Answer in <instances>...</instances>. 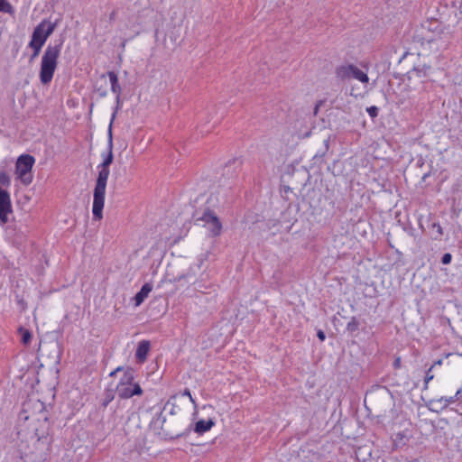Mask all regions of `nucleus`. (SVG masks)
Wrapping results in <instances>:
<instances>
[{"label":"nucleus","mask_w":462,"mask_h":462,"mask_svg":"<svg viewBox=\"0 0 462 462\" xmlns=\"http://www.w3.org/2000/svg\"><path fill=\"white\" fill-rule=\"evenodd\" d=\"M317 337L320 341H324L326 339V334L323 330L319 329L317 332Z\"/></svg>","instance_id":"obj_31"},{"label":"nucleus","mask_w":462,"mask_h":462,"mask_svg":"<svg viewBox=\"0 0 462 462\" xmlns=\"http://www.w3.org/2000/svg\"><path fill=\"white\" fill-rule=\"evenodd\" d=\"M115 15H116V12H115V11H113V12L111 13V14H110V19H111V20H112V19H114Z\"/></svg>","instance_id":"obj_37"},{"label":"nucleus","mask_w":462,"mask_h":462,"mask_svg":"<svg viewBox=\"0 0 462 462\" xmlns=\"http://www.w3.org/2000/svg\"><path fill=\"white\" fill-rule=\"evenodd\" d=\"M0 12L13 15L15 10L7 0H0Z\"/></svg>","instance_id":"obj_19"},{"label":"nucleus","mask_w":462,"mask_h":462,"mask_svg":"<svg viewBox=\"0 0 462 462\" xmlns=\"http://www.w3.org/2000/svg\"><path fill=\"white\" fill-rule=\"evenodd\" d=\"M107 76L109 78L110 83H111V91L116 95V107L115 110L119 109L120 106V96H121V86L118 83V77L116 72L114 71H108Z\"/></svg>","instance_id":"obj_10"},{"label":"nucleus","mask_w":462,"mask_h":462,"mask_svg":"<svg viewBox=\"0 0 462 462\" xmlns=\"http://www.w3.org/2000/svg\"><path fill=\"white\" fill-rule=\"evenodd\" d=\"M336 77L342 80L346 81L350 79H357L362 83H368L369 78L367 74L362 71L354 64H346L338 66L336 69Z\"/></svg>","instance_id":"obj_7"},{"label":"nucleus","mask_w":462,"mask_h":462,"mask_svg":"<svg viewBox=\"0 0 462 462\" xmlns=\"http://www.w3.org/2000/svg\"><path fill=\"white\" fill-rule=\"evenodd\" d=\"M13 213L10 194L0 188V225H5L9 221V215Z\"/></svg>","instance_id":"obj_9"},{"label":"nucleus","mask_w":462,"mask_h":462,"mask_svg":"<svg viewBox=\"0 0 462 462\" xmlns=\"http://www.w3.org/2000/svg\"><path fill=\"white\" fill-rule=\"evenodd\" d=\"M28 46L33 50V52H32V54L31 56V60H32L34 58H36L39 55V53H40V51L42 50V45H39V44H36V43L29 42Z\"/></svg>","instance_id":"obj_23"},{"label":"nucleus","mask_w":462,"mask_h":462,"mask_svg":"<svg viewBox=\"0 0 462 462\" xmlns=\"http://www.w3.org/2000/svg\"><path fill=\"white\" fill-rule=\"evenodd\" d=\"M18 333L21 336V341L23 345H28L31 342L32 333L27 328L20 327L18 328Z\"/></svg>","instance_id":"obj_18"},{"label":"nucleus","mask_w":462,"mask_h":462,"mask_svg":"<svg viewBox=\"0 0 462 462\" xmlns=\"http://www.w3.org/2000/svg\"><path fill=\"white\" fill-rule=\"evenodd\" d=\"M460 396H462V387L457 390L454 396H451L449 398L441 397L440 399L437 400L436 402L443 404L442 407H445L448 406L449 403L455 402L456 400H458Z\"/></svg>","instance_id":"obj_14"},{"label":"nucleus","mask_w":462,"mask_h":462,"mask_svg":"<svg viewBox=\"0 0 462 462\" xmlns=\"http://www.w3.org/2000/svg\"><path fill=\"white\" fill-rule=\"evenodd\" d=\"M125 368L123 367V366H118L116 367L115 370H113L110 374H109V376L113 377L115 376L118 372H121L123 371L125 373Z\"/></svg>","instance_id":"obj_30"},{"label":"nucleus","mask_w":462,"mask_h":462,"mask_svg":"<svg viewBox=\"0 0 462 462\" xmlns=\"http://www.w3.org/2000/svg\"><path fill=\"white\" fill-rule=\"evenodd\" d=\"M329 148V138L324 140V151L322 152H318L314 156H313V160L317 161L320 158H322L325 153L328 152Z\"/></svg>","instance_id":"obj_22"},{"label":"nucleus","mask_w":462,"mask_h":462,"mask_svg":"<svg viewBox=\"0 0 462 462\" xmlns=\"http://www.w3.org/2000/svg\"><path fill=\"white\" fill-rule=\"evenodd\" d=\"M115 398V395L113 393V392H109V393H106V399L105 401L103 402V406L106 407L107 406V404L113 401V399Z\"/></svg>","instance_id":"obj_27"},{"label":"nucleus","mask_w":462,"mask_h":462,"mask_svg":"<svg viewBox=\"0 0 462 462\" xmlns=\"http://www.w3.org/2000/svg\"><path fill=\"white\" fill-rule=\"evenodd\" d=\"M152 290V285L151 283H144L141 290L135 294L134 297V306H140L144 300L148 297L149 293Z\"/></svg>","instance_id":"obj_11"},{"label":"nucleus","mask_w":462,"mask_h":462,"mask_svg":"<svg viewBox=\"0 0 462 462\" xmlns=\"http://www.w3.org/2000/svg\"><path fill=\"white\" fill-rule=\"evenodd\" d=\"M432 367H430L426 372L424 378V389L428 388L429 383L434 378V374H432Z\"/></svg>","instance_id":"obj_25"},{"label":"nucleus","mask_w":462,"mask_h":462,"mask_svg":"<svg viewBox=\"0 0 462 462\" xmlns=\"http://www.w3.org/2000/svg\"><path fill=\"white\" fill-rule=\"evenodd\" d=\"M366 112L372 118H374L378 116L379 109L377 106H372L366 108Z\"/></svg>","instance_id":"obj_26"},{"label":"nucleus","mask_w":462,"mask_h":462,"mask_svg":"<svg viewBox=\"0 0 462 462\" xmlns=\"http://www.w3.org/2000/svg\"><path fill=\"white\" fill-rule=\"evenodd\" d=\"M11 183L10 177L5 171H0V184L8 187Z\"/></svg>","instance_id":"obj_24"},{"label":"nucleus","mask_w":462,"mask_h":462,"mask_svg":"<svg viewBox=\"0 0 462 462\" xmlns=\"http://www.w3.org/2000/svg\"><path fill=\"white\" fill-rule=\"evenodd\" d=\"M359 326V320L356 317H352L350 321L346 325V330L350 333H354L358 330Z\"/></svg>","instance_id":"obj_21"},{"label":"nucleus","mask_w":462,"mask_h":462,"mask_svg":"<svg viewBox=\"0 0 462 462\" xmlns=\"http://www.w3.org/2000/svg\"><path fill=\"white\" fill-rule=\"evenodd\" d=\"M103 162L97 166V168H109L114 160L113 150H107L106 152L102 153Z\"/></svg>","instance_id":"obj_16"},{"label":"nucleus","mask_w":462,"mask_h":462,"mask_svg":"<svg viewBox=\"0 0 462 462\" xmlns=\"http://www.w3.org/2000/svg\"><path fill=\"white\" fill-rule=\"evenodd\" d=\"M435 22L436 21H433V22H430L429 23V26H428L429 32H428V34H434V33H436V31H434V25H432V23H435Z\"/></svg>","instance_id":"obj_33"},{"label":"nucleus","mask_w":462,"mask_h":462,"mask_svg":"<svg viewBox=\"0 0 462 462\" xmlns=\"http://www.w3.org/2000/svg\"><path fill=\"white\" fill-rule=\"evenodd\" d=\"M136 371L132 367H126L116 386V394L119 399L127 400L135 395L141 396L143 391L138 383L134 382Z\"/></svg>","instance_id":"obj_3"},{"label":"nucleus","mask_w":462,"mask_h":462,"mask_svg":"<svg viewBox=\"0 0 462 462\" xmlns=\"http://www.w3.org/2000/svg\"><path fill=\"white\" fill-rule=\"evenodd\" d=\"M181 395H182V396H188V397L189 398V401L194 404V406H196V405H197V404H196L195 400L193 399V397H192V395H191V393H190L189 389L185 388V389L183 390V392L181 393Z\"/></svg>","instance_id":"obj_29"},{"label":"nucleus","mask_w":462,"mask_h":462,"mask_svg":"<svg viewBox=\"0 0 462 462\" xmlns=\"http://www.w3.org/2000/svg\"><path fill=\"white\" fill-rule=\"evenodd\" d=\"M189 431H190V427H189V428H188L184 433L178 434V435H177V438H180V437H182V436H185V435L189 434Z\"/></svg>","instance_id":"obj_35"},{"label":"nucleus","mask_w":462,"mask_h":462,"mask_svg":"<svg viewBox=\"0 0 462 462\" xmlns=\"http://www.w3.org/2000/svg\"><path fill=\"white\" fill-rule=\"evenodd\" d=\"M56 23L49 20H42L33 30L30 42L44 45L46 40L54 32Z\"/></svg>","instance_id":"obj_8"},{"label":"nucleus","mask_w":462,"mask_h":462,"mask_svg":"<svg viewBox=\"0 0 462 462\" xmlns=\"http://www.w3.org/2000/svg\"><path fill=\"white\" fill-rule=\"evenodd\" d=\"M430 228L433 231V239L440 240L443 236V229L439 223L434 222L431 224Z\"/></svg>","instance_id":"obj_20"},{"label":"nucleus","mask_w":462,"mask_h":462,"mask_svg":"<svg viewBox=\"0 0 462 462\" xmlns=\"http://www.w3.org/2000/svg\"><path fill=\"white\" fill-rule=\"evenodd\" d=\"M62 45L63 40L60 39L54 44H49L45 49L42 57L39 74L42 84L47 85L52 80L58 65V59L60 57Z\"/></svg>","instance_id":"obj_1"},{"label":"nucleus","mask_w":462,"mask_h":462,"mask_svg":"<svg viewBox=\"0 0 462 462\" xmlns=\"http://www.w3.org/2000/svg\"><path fill=\"white\" fill-rule=\"evenodd\" d=\"M432 25H434V31H436V33L424 35L422 44H427L429 49L433 51H439L447 49L451 40V33L439 22L433 23Z\"/></svg>","instance_id":"obj_4"},{"label":"nucleus","mask_w":462,"mask_h":462,"mask_svg":"<svg viewBox=\"0 0 462 462\" xmlns=\"http://www.w3.org/2000/svg\"><path fill=\"white\" fill-rule=\"evenodd\" d=\"M430 176V173H425L423 176H422V180H426V179Z\"/></svg>","instance_id":"obj_36"},{"label":"nucleus","mask_w":462,"mask_h":462,"mask_svg":"<svg viewBox=\"0 0 462 462\" xmlns=\"http://www.w3.org/2000/svg\"><path fill=\"white\" fill-rule=\"evenodd\" d=\"M215 425V421L212 419L208 420H200L196 422L194 427V431L198 434H203L211 430V428Z\"/></svg>","instance_id":"obj_13"},{"label":"nucleus","mask_w":462,"mask_h":462,"mask_svg":"<svg viewBox=\"0 0 462 462\" xmlns=\"http://www.w3.org/2000/svg\"><path fill=\"white\" fill-rule=\"evenodd\" d=\"M441 365H442V360L439 359V360L435 361L430 367H432V369H433L435 366Z\"/></svg>","instance_id":"obj_34"},{"label":"nucleus","mask_w":462,"mask_h":462,"mask_svg":"<svg viewBox=\"0 0 462 462\" xmlns=\"http://www.w3.org/2000/svg\"><path fill=\"white\" fill-rule=\"evenodd\" d=\"M150 350V342L147 340H143L139 342L136 351L135 357L140 363H143L146 358L148 352Z\"/></svg>","instance_id":"obj_12"},{"label":"nucleus","mask_w":462,"mask_h":462,"mask_svg":"<svg viewBox=\"0 0 462 462\" xmlns=\"http://www.w3.org/2000/svg\"><path fill=\"white\" fill-rule=\"evenodd\" d=\"M451 260H452L451 254L446 253V254H443V256L441 258V263L443 264H448V263H450Z\"/></svg>","instance_id":"obj_28"},{"label":"nucleus","mask_w":462,"mask_h":462,"mask_svg":"<svg viewBox=\"0 0 462 462\" xmlns=\"http://www.w3.org/2000/svg\"><path fill=\"white\" fill-rule=\"evenodd\" d=\"M98 175L93 191L92 213L95 220H100L103 217V208L105 203V194L106 182L110 174L109 168H97Z\"/></svg>","instance_id":"obj_2"},{"label":"nucleus","mask_w":462,"mask_h":462,"mask_svg":"<svg viewBox=\"0 0 462 462\" xmlns=\"http://www.w3.org/2000/svg\"><path fill=\"white\" fill-rule=\"evenodd\" d=\"M401 364H402L401 357H400V356H398V357H396V358L394 359L393 365V367H394L395 369H399V368L401 367Z\"/></svg>","instance_id":"obj_32"},{"label":"nucleus","mask_w":462,"mask_h":462,"mask_svg":"<svg viewBox=\"0 0 462 462\" xmlns=\"http://www.w3.org/2000/svg\"><path fill=\"white\" fill-rule=\"evenodd\" d=\"M116 110L114 111L111 121L108 126V132H107V150H113V132H112V125L116 116Z\"/></svg>","instance_id":"obj_17"},{"label":"nucleus","mask_w":462,"mask_h":462,"mask_svg":"<svg viewBox=\"0 0 462 462\" xmlns=\"http://www.w3.org/2000/svg\"><path fill=\"white\" fill-rule=\"evenodd\" d=\"M193 220L196 225L206 226L209 236L217 237L222 232V224L217 216L209 208H206L200 215L199 212L193 214Z\"/></svg>","instance_id":"obj_5"},{"label":"nucleus","mask_w":462,"mask_h":462,"mask_svg":"<svg viewBox=\"0 0 462 462\" xmlns=\"http://www.w3.org/2000/svg\"><path fill=\"white\" fill-rule=\"evenodd\" d=\"M241 167V162L238 159H234L233 161L228 162L225 166V170L227 173H230L231 176L236 175L238 170Z\"/></svg>","instance_id":"obj_15"},{"label":"nucleus","mask_w":462,"mask_h":462,"mask_svg":"<svg viewBox=\"0 0 462 462\" xmlns=\"http://www.w3.org/2000/svg\"><path fill=\"white\" fill-rule=\"evenodd\" d=\"M34 162V157L30 154H22L16 161L15 173L25 186L30 185L32 181V169Z\"/></svg>","instance_id":"obj_6"}]
</instances>
